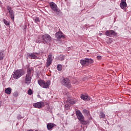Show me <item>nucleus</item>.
<instances>
[{
  "label": "nucleus",
  "instance_id": "f257e3e1",
  "mask_svg": "<svg viewBox=\"0 0 131 131\" xmlns=\"http://www.w3.org/2000/svg\"><path fill=\"white\" fill-rule=\"evenodd\" d=\"M52 40V37L49 34H44L41 36L40 39L37 40L36 42L37 43H45V45H48L50 43Z\"/></svg>",
  "mask_w": 131,
  "mask_h": 131
},
{
  "label": "nucleus",
  "instance_id": "f03ea898",
  "mask_svg": "<svg viewBox=\"0 0 131 131\" xmlns=\"http://www.w3.org/2000/svg\"><path fill=\"white\" fill-rule=\"evenodd\" d=\"M33 69L32 68L28 67L27 70V74L25 77V83L29 85L31 83V72H32Z\"/></svg>",
  "mask_w": 131,
  "mask_h": 131
},
{
  "label": "nucleus",
  "instance_id": "7ed1b4c3",
  "mask_svg": "<svg viewBox=\"0 0 131 131\" xmlns=\"http://www.w3.org/2000/svg\"><path fill=\"white\" fill-rule=\"evenodd\" d=\"M80 63L82 66H90V64L94 63V60L91 58H85L84 59L80 60Z\"/></svg>",
  "mask_w": 131,
  "mask_h": 131
},
{
  "label": "nucleus",
  "instance_id": "20e7f679",
  "mask_svg": "<svg viewBox=\"0 0 131 131\" xmlns=\"http://www.w3.org/2000/svg\"><path fill=\"white\" fill-rule=\"evenodd\" d=\"M24 74H25L24 70L21 69L17 70L14 73L13 78H15V79H18V78H20V77H21L23 75H24Z\"/></svg>",
  "mask_w": 131,
  "mask_h": 131
},
{
  "label": "nucleus",
  "instance_id": "39448f33",
  "mask_svg": "<svg viewBox=\"0 0 131 131\" xmlns=\"http://www.w3.org/2000/svg\"><path fill=\"white\" fill-rule=\"evenodd\" d=\"M38 83L40 86H41L43 89H48L51 84V81H47L46 82L45 80H38Z\"/></svg>",
  "mask_w": 131,
  "mask_h": 131
},
{
  "label": "nucleus",
  "instance_id": "423d86ee",
  "mask_svg": "<svg viewBox=\"0 0 131 131\" xmlns=\"http://www.w3.org/2000/svg\"><path fill=\"white\" fill-rule=\"evenodd\" d=\"M76 115L77 117V119L81 121V122H83L84 121V117L83 115L79 111H76Z\"/></svg>",
  "mask_w": 131,
  "mask_h": 131
},
{
  "label": "nucleus",
  "instance_id": "0eeeda50",
  "mask_svg": "<svg viewBox=\"0 0 131 131\" xmlns=\"http://www.w3.org/2000/svg\"><path fill=\"white\" fill-rule=\"evenodd\" d=\"M50 7L52 11H53L55 13H59V12H60V11L58 9V6H57V5H56L55 3L51 2L50 3Z\"/></svg>",
  "mask_w": 131,
  "mask_h": 131
},
{
  "label": "nucleus",
  "instance_id": "6e6552de",
  "mask_svg": "<svg viewBox=\"0 0 131 131\" xmlns=\"http://www.w3.org/2000/svg\"><path fill=\"white\" fill-rule=\"evenodd\" d=\"M34 108H38V109H41L42 107H45V102L42 101L38 102L33 104Z\"/></svg>",
  "mask_w": 131,
  "mask_h": 131
},
{
  "label": "nucleus",
  "instance_id": "1a4fd4ad",
  "mask_svg": "<svg viewBox=\"0 0 131 131\" xmlns=\"http://www.w3.org/2000/svg\"><path fill=\"white\" fill-rule=\"evenodd\" d=\"M105 35H106V36L112 37V36H116L117 33L113 30H107L105 32Z\"/></svg>",
  "mask_w": 131,
  "mask_h": 131
},
{
  "label": "nucleus",
  "instance_id": "9d476101",
  "mask_svg": "<svg viewBox=\"0 0 131 131\" xmlns=\"http://www.w3.org/2000/svg\"><path fill=\"white\" fill-rule=\"evenodd\" d=\"M7 9L8 11H9L11 19H12L13 21H14V20L15 19V14H14V12H13V10H12V8H11V7L8 6L7 7Z\"/></svg>",
  "mask_w": 131,
  "mask_h": 131
},
{
  "label": "nucleus",
  "instance_id": "9b49d317",
  "mask_svg": "<svg viewBox=\"0 0 131 131\" xmlns=\"http://www.w3.org/2000/svg\"><path fill=\"white\" fill-rule=\"evenodd\" d=\"M52 57V54L50 53L47 59V61L46 63L47 68H48V67H50V66L51 65V64H52V62L53 61Z\"/></svg>",
  "mask_w": 131,
  "mask_h": 131
},
{
  "label": "nucleus",
  "instance_id": "f8f14e48",
  "mask_svg": "<svg viewBox=\"0 0 131 131\" xmlns=\"http://www.w3.org/2000/svg\"><path fill=\"white\" fill-rule=\"evenodd\" d=\"M61 84L67 86V88H70V81L68 78H63L61 80Z\"/></svg>",
  "mask_w": 131,
  "mask_h": 131
},
{
  "label": "nucleus",
  "instance_id": "ddd939ff",
  "mask_svg": "<svg viewBox=\"0 0 131 131\" xmlns=\"http://www.w3.org/2000/svg\"><path fill=\"white\" fill-rule=\"evenodd\" d=\"M55 37H56L57 39H61V38H65V35H63L62 32H58L55 34Z\"/></svg>",
  "mask_w": 131,
  "mask_h": 131
},
{
  "label": "nucleus",
  "instance_id": "4468645a",
  "mask_svg": "<svg viewBox=\"0 0 131 131\" xmlns=\"http://www.w3.org/2000/svg\"><path fill=\"white\" fill-rule=\"evenodd\" d=\"M56 126V124L53 123H49L47 125V129L48 130H52L53 129V127H55Z\"/></svg>",
  "mask_w": 131,
  "mask_h": 131
},
{
  "label": "nucleus",
  "instance_id": "2eb2a0df",
  "mask_svg": "<svg viewBox=\"0 0 131 131\" xmlns=\"http://www.w3.org/2000/svg\"><path fill=\"white\" fill-rule=\"evenodd\" d=\"M81 99L84 101H90L91 97H90L89 95H82L81 96Z\"/></svg>",
  "mask_w": 131,
  "mask_h": 131
},
{
  "label": "nucleus",
  "instance_id": "dca6fc26",
  "mask_svg": "<svg viewBox=\"0 0 131 131\" xmlns=\"http://www.w3.org/2000/svg\"><path fill=\"white\" fill-rule=\"evenodd\" d=\"M5 56H6L5 50H0V61H3V60H4Z\"/></svg>",
  "mask_w": 131,
  "mask_h": 131
},
{
  "label": "nucleus",
  "instance_id": "f3484780",
  "mask_svg": "<svg viewBox=\"0 0 131 131\" xmlns=\"http://www.w3.org/2000/svg\"><path fill=\"white\" fill-rule=\"evenodd\" d=\"M120 6L122 9H124V8H126L127 4H126V2L123 1V0H122Z\"/></svg>",
  "mask_w": 131,
  "mask_h": 131
},
{
  "label": "nucleus",
  "instance_id": "a211bd4d",
  "mask_svg": "<svg viewBox=\"0 0 131 131\" xmlns=\"http://www.w3.org/2000/svg\"><path fill=\"white\" fill-rule=\"evenodd\" d=\"M67 102L69 103L71 105H73V104H75V103H76V101L74 100V99H72L71 98H68L67 100Z\"/></svg>",
  "mask_w": 131,
  "mask_h": 131
},
{
  "label": "nucleus",
  "instance_id": "6ab92c4d",
  "mask_svg": "<svg viewBox=\"0 0 131 131\" xmlns=\"http://www.w3.org/2000/svg\"><path fill=\"white\" fill-rule=\"evenodd\" d=\"M11 92L12 89L11 88H8L5 90V94H7V95H11Z\"/></svg>",
  "mask_w": 131,
  "mask_h": 131
},
{
  "label": "nucleus",
  "instance_id": "aec40b11",
  "mask_svg": "<svg viewBox=\"0 0 131 131\" xmlns=\"http://www.w3.org/2000/svg\"><path fill=\"white\" fill-rule=\"evenodd\" d=\"M71 106V104L67 102V101H66V103H64V107L67 110H68L69 108H70V106Z\"/></svg>",
  "mask_w": 131,
  "mask_h": 131
},
{
  "label": "nucleus",
  "instance_id": "412c9836",
  "mask_svg": "<svg viewBox=\"0 0 131 131\" xmlns=\"http://www.w3.org/2000/svg\"><path fill=\"white\" fill-rule=\"evenodd\" d=\"M29 57L30 59H37V56L34 53L30 54Z\"/></svg>",
  "mask_w": 131,
  "mask_h": 131
},
{
  "label": "nucleus",
  "instance_id": "4be33fe9",
  "mask_svg": "<svg viewBox=\"0 0 131 131\" xmlns=\"http://www.w3.org/2000/svg\"><path fill=\"white\" fill-rule=\"evenodd\" d=\"M3 22H4V24L5 25H6V26H9V25H11V21H8L6 19H4Z\"/></svg>",
  "mask_w": 131,
  "mask_h": 131
},
{
  "label": "nucleus",
  "instance_id": "5701e85b",
  "mask_svg": "<svg viewBox=\"0 0 131 131\" xmlns=\"http://www.w3.org/2000/svg\"><path fill=\"white\" fill-rule=\"evenodd\" d=\"M13 95L15 98H17V97H18V96H19V93H18V92L16 91L13 93Z\"/></svg>",
  "mask_w": 131,
  "mask_h": 131
},
{
  "label": "nucleus",
  "instance_id": "b1692460",
  "mask_svg": "<svg viewBox=\"0 0 131 131\" xmlns=\"http://www.w3.org/2000/svg\"><path fill=\"white\" fill-rule=\"evenodd\" d=\"M64 59H65V57L63 55H60L59 57V60H60V61H63V60H64Z\"/></svg>",
  "mask_w": 131,
  "mask_h": 131
},
{
  "label": "nucleus",
  "instance_id": "393cba45",
  "mask_svg": "<svg viewBox=\"0 0 131 131\" xmlns=\"http://www.w3.org/2000/svg\"><path fill=\"white\" fill-rule=\"evenodd\" d=\"M57 70L58 71H61V70H62V66L61 64H58L57 66Z\"/></svg>",
  "mask_w": 131,
  "mask_h": 131
},
{
  "label": "nucleus",
  "instance_id": "a878e982",
  "mask_svg": "<svg viewBox=\"0 0 131 131\" xmlns=\"http://www.w3.org/2000/svg\"><path fill=\"white\" fill-rule=\"evenodd\" d=\"M99 116H100V118H104L105 117V114H104V113L101 112Z\"/></svg>",
  "mask_w": 131,
  "mask_h": 131
},
{
  "label": "nucleus",
  "instance_id": "bb28decb",
  "mask_svg": "<svg viewBox=\"0 0 131 131\" xmlns=\"http://www.w3.org/2000/svg\"><path fill=\"white\" fill-rule=\"evenodd\" d=\"M28 94L29 95H32L33 94L32 90L31 89H29L28 91Z\"/></svg>",
  "mask_w": 131,
  "mask_h": 131
},
{
  "label": "nucleus",
  "instance_id": "cd10ccee",
  "mask_svg": "<svg viewBox=\"0 0 131 131\" xmlns=\"http://www.w3.org/2000/svg\"><path fill=\"white\" fill-rule=\"evenodd\" d=\"M35 23H38V22H39V18L36 17L35 19Z\"/></svg>",
  "mask_w": 131,
  "mask_h": 131
},
{
  "label": "nucleus",
  "instance_id": "c85d7f7f",
  "mask_svg": "<svg viewBox=\"0 0 131 131\" xmlns=\"http://www.w3.org/2000/svg\"><path fill=\"white\" fill-rule=\"evenodd\" d=\"M83 113H84V114H88L89 113V111L86 110H83Z\"/></svg>",
  "mask_w": 131,
  "mask_h": 131
},
{
  "label": "nucleus",
  "instance_id": "c756f323",
  "mask_svg": "<svg viewBox=\"0 0 131 131\" xmlns=\"http://www.w3.org/2000/svg\"><path fill=\"white\" fill-rule=\"evenodd\" d=\"M17 119L20 120V119H22V118H23V117H22V116H21V115H18L17 117Z\"/></svg>",
  "mask_w": 131,
  "mask_h": 131
},
{
  "label": "nucleus",
  "instance_id": "7c9ffc66",
  "mask_svg": "<svg viewBox=\"0 0 131 131\" xmlns=\"http://www.w3.org/2000/svg\"><path fill=\"white\" fill-rule=\"evenodd\" d=\"M35 54H37V55L38 54V53H35Z\"/></svg>",
  "mask_w": 131,
  "mask_h": 131
}]
</instances>
